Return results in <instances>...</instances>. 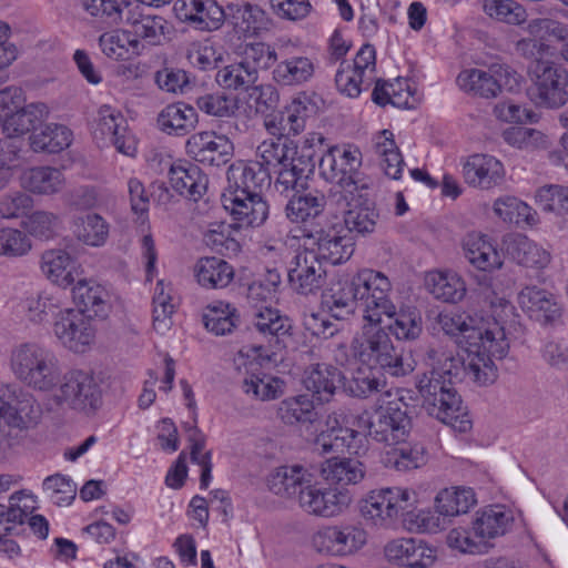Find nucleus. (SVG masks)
Segmentation results:
<instances>
[{"instance_id":"f257e3e1","label":"nucleus","mask_w":568,"mask_h":568,"mask_svg":"<svg viewBox=\"0 0 568 568\" xmlns=\"http://www.w3.org/2000/svg\"><path fill=\"white\" fill-rule=\"evenodd\" d=\"M427 356L432 362V368L417 379L423 407L429 416L459 432H466L470 428V422L459 419L464 415V407L455 385L466 375L475 382L469 369V353H467V359H464L452 351L432 348L427 352Z\"/></svg>"},{"instance_id":"f03ea898","label":"nucleus","mask_w":568,"mask_h":568,"mask_svg":"<svg viewBox=\"0 0 568 568\" xmlns=\"http://www.w3.org/2000/svg\"><path fill=\"white\" fill-rule=\"evenodd\" d=\"M470 316L456 313H439L440 329L469 353V369L479 386L493 384L497 378L494 359L504 358L509 351L505 328L497 321L475 326Z\"/></svg>"},{"instance_id":"7ed1b4c3","label":"nucleus","mask_w":568,"mask_h":568,"mask_svg":"<svg viewBox=\"0 0 568 568\" xmlns=\"http://www.w3.org/2000/svg\"><path fill=\"white\" fill-rule=\"evenodd\" d=\"M351 351L354 359L362 365L390 376H405L414 369L394 346L389 333L378 325L364 326L362 334L353 338Z\"/></svg>"},{"instance_id":"20e7f679","label":"nucleus","mask_w":568,"mask_h":568,"mask_svg":"<svg viewBox=\"0 0 568 568\" xmlns=\"http://www.w3.org/2000/svg\"><path fill=\"white\" fill-rule=\"evenodd\" d=\"M11 368L18 379L43 392L52 389L61 375L54 353L38 343H23L14 347L11 352Z\"/></svg>"},{"instance_id":"39448f33","label":"nucleus","mask_w":568,"mask_h":568,"mask_svg":"<svg viewBox=\"0 0 568 568\" xmlns=\"http://www.w3.org/2000/svg\"><path fill=\"white\" fill-rule=\"evenodd\" d=\"M417 495L414 490L400 487L375 489L361 500L363 518L377 528L393 526L399 517L413 515Z\"/></svg>"},{"instance_id":"423d86ee","label":"nucleus","mask_w":568,"mask_h":568,"mask_svg":"<svg viewBox=\"0 0 568 568\" xmlns=\"http://www.w3.org/2000/svg\"><path fill=\"white\" fill-rule=\"evenodd\" d=\"M408 404L403 397L388 402L386 406L375 409L372 417L358 415L352 425L371 436L378 443L395 445L404 442L412 428V416Z\"/></svg>"},{"instance_id":"0eeeda50","label":"nucleus","mask_w":568,"mask_h":568,"mask_svg":"<svg viewBox=\"0 0 568 568\" xmlns=\"http://www.w3.org/2000/svg\"><path fill=\"white\" fill-rule=\"evenodd\" d=\"M362 153L351 146H329L320 155L318 174L327 183L353 192L367 191L371 182L361 171Z\"/></svg>"},{"instance_id":"6e6552de","label":"nucleus","mask_w":568,"mask_h":568,"mask_svg":"<svg viewBox=\"0 0 568 568\" xmlns=\"http://www.w3.org/2000/svg\"><path fill=\"white\" fill-rule=\"evenodd\" d=\"M530 100L536 105L559 109L568 102V70L550 60L532 61L528 67Z\"/></svg>"},{"instance_id":"1a4fd4ad","label":"nucleus","mask_w":568,"mask_h":568,"mask_svg":"<svg viewBox=\"0 0 568 568\" xmlns=\"http://www.w3.org/2000/svg\"><path fill=\"white\" fill-rule=\"evenodd\" d=\"M278 61V52L270 44L257 42L244 47L242 60L219 70L216 82L227 89L246 90L258 79V70H266Z\"/></svg>"},{"instance_id":"9d476101","label":"nucleus","mask_w":568,"mask_h":568,"mask_svg":"<svg viewBox=\"0 0 568 568\" xmlns=\"http://www.w3.org/2000/svg\"><path fill=\"white\" fill-rule=\"evenodd\" d=\"M251 324L265 342L252 347L258 358L272 361L293 341V323L277 308L261 307L254 311Z\"/></svg>"},{"instance_id":"9b49d317","label":"nucleus","mask_w":568,"mask_h":568,"mask_svg":"<svg viewBox=\"0 0 568 568\" xmlns=\"http://www.w3.org/2000/svg\"><path fill=\"white\" fill-rule=\"evenodd\" d=\"M59 404L84 414H93L102 404V392L92 373L72 369L63 375L62 383L54 394Z\"/></svg>"},{"instance_id":"f8f14e48","label":"nucleus","mask_w":568,"mask_h":568,"mask_svg":"<svg viewBox=\"0 0 568 568\" xmlns=\"http://www.w3.org/2000/svg\"><path fill=\"white\" fill-rule=\"evenodd\" d=\"M519 74L508 65L493 64L488 71L470 69L462 71L457 84L462 90L481 98H495L503 89L514 91L519 88Z\"/></svg>"},{"instance_id":"ddd939ff","label":"nucleus","mask_w":568,"mask_h":568,"mask_svg":"<svg viewBox=\"0 0 568 568\" xmlns=\"http://www.w3.org/2000/svg\"><path fill=\"white\" fill-rule=\"evenodd\" d=\"M341 223H329L304 231V245L316 246V255L333 265L346 262L354 253L353 239Z\"/></svg>"},{"instance_id":"4468645a","label":"nucleus","mask_w":568,"mask_h":568,"mask_svg":"<svg viewBox=\"0 0 568 568\" xmlns=\"http://www.w3.org/2000/svg\"><path fill=\"white\" fill-rule=\"evenodd\" d=\"M287 278L291 288L301 295L315 294L326 282V270L314 248L295 251L287 263Z\"/></svg>"},{"instance_id":"2eb2a0df","label":"nucleus","mask_w":568,"mask_h":568,"mask_svg":"<svg viewBox=\"0 0 568 568\" xmlns=\"http://www.w3.org/2000/svg\"><path fill=\"white\" fill-rule=\"evenodd\" d=\"M344 423L345 415L343 413L329 414L326 419V429L316 436L313 450L326 455L347 448L349 452L358 454L366 443V434L362 428L343 426Z\"/></svg>"},{"instance_id":"dca6fc26","label":"nucleus","mask_w":568,"mask_h":568,"mask_svg":"<svg viewBox=\"0 0 568 568\" xmlns=\"http://www.w3.org/2000/svg\"><path fill=\"white\" fill-rule=\"evenodd\" d=\"M94 136L109 140L124 155L134 156L136 152L135 139L129 132L126 119L120 110L109 104H103L98 110Z\"/></svg>"},{"instance_id":"f3484780","label":"nucleus","mask_w":568,"mask_h":568,"mask_svg":"<svg viewBox=\"0 0 568 568\" xmlns=\"http://www.w3.org/2000/svg\"><path fill=\"white\" fill-rule=\"evenodd\" d=\"M41 416L34 397L19 386H7L0 396V419L7 425L27 428L37 424Z\"/></svg>"},{"instance_id":"a211bd4d","label":"nucleus","mask_w":568,"mask_h":568,"mask_svg":"<svg viewBox=\"0 0 568 568\" xmlns=\"http://www.w3.org/2000/svg\"><path fill=\"white\" fill-rule=\"evenodd\" d=\"M366 542V531L357 526H328L317 530L312 538L313 547L332 556H346L361 549Z\"/></svg>"},{"instance_id":"6ab92c4d","label":"nucleus","mask_w":568,"mask_h":568,"mask_svg":"<svg viewBox=\"0 0 568 568\" xmlns=\"http://www.w3.org/2000/svg\"><path fill=\"white\" fill-rule=\"evenodd\" d=\"M227 189L225 192L243 194H261L263 189L272 184L270 168L260 161H242L232 163L226 172Z\"/></svg>"},{"instance_id":"aec40b11","label":"nucleus","mask_w":568,"mask_h":568,"mask_svg":"<svg viewBox=\"0 0 568 568\" xmlns=\"http://www.w3.org/2000/svg\"><path fill=\"white\" fill-rule=\"evenodd\" d=\"M185 148L192 159L210 166L226 164L234 151L233 143L225 135L209 131L191 135Z\"/></svg>"},{"instance_id":"412c9836","label":"nucleus","mask_w":568,"mask_h":568,"mask_svg":"<svg viewBox=\"0 0 568 568\" xmlns=\"http://www.w3.org/2000/svg\"><path fill=\"white\" fill-rule=\"evenodd\" d=\"M351 500L347 491L317 487L312 481L307 488L301 491L298 505L310 515L328 518L341 514L347 508Z\"/></svg>"},{"instance_id":"4be33fe9","label":"nucleus","mask_w":568,"mask_h":568,"mask_svg":"<svg viewBox=\"0 0 568 568\" xmlns=\"http://www.w3.org/2000/svg\"><path fill=\"white\" fill-rule=\"evenodd\" d=\"M222 204L241 226L258 227L268 217V204L261 194L224 192Z\"/></svg>"},{"instance_id":"5701e85b","label":"nucleus","mask_w":568,"mask_h":568,"mask_svg":"<svg viewBox=\"0 0 568 568\" xmlns=\"http://www.w3.org/2000/svg\"><path fill=\"white\" fill-rule=\"evenodd\" d=\"M518 303L532 321L544 326L556 325L561 321V306L551 293L542 288H523L518 295Z\"/></svg>"},{"instance_id":"b1692460","label":"nucleus","mask_w":568,"mask_h":568,"mask_svg":"<svg viewBox=\"0 0 568 568\" xmlns=\"http://www.w3.org/2000/svg\"><path fill=\"white\" fill-rule=\"evenodd\" d=\"M384 554L389 562L408 568H427L436 559L434 549L414 538H398L387 542Z\"/></svg>"},{"instance_id":"393cba45","label":"nucleus","mask_w":568,"mask_h":568,"mask_svg":"<svg viewBox=\"0 0 568 568\" xmlns=\"http://www.w3.org/2000/svg\"><path fill=\"white\" fill-rule=\"evenodd\" d=\"M169 180L172 189L180 195L197 201L207 189V176L194 163L176 161L169 170Z\"/></svg>"},{"instance_id":"a878e982","label":"nucleus","mask_w":568,"mask_h":568,"mask_svg":"<svg viewBox=\"0 0 568 568\" xmlns=\"http://www.w3.org/2000/svg\"><path fill=\"white\" fill-rule=\"evenodd\" d=\"M108 297L109 294L104 287L93 281L82 278L79 272L72 287V298L78 306L77 312L85 315L88 318H104L109 312Z\"/></svg>"},{"instance_id":"bb28decb","label":"nucleus","mask_w":568,"mask_h":568,"mask_svg":"<svg viewBox=\"0 0 568 568\" xmlns=\"http://www.w3.org/2000/svg\"><path fill=\"white\" fill-rule=\"evenodd\" d=\"M281 59L272 71V78L281 87H297L311 81L315 74V64L308 57H287L285 48L278 51Z\"/></svg>"},{"instance_id":"cd10ccee","label":"nucleus","mask_w":568,"mask_h":568,"mask_svg":"<svg viewBox=\"0 0 568 568\" xmlns=\"http://www.w3.org/2000/svg\"><path fill=\"white\" fill-rule=\"evenodd\" d=\"M313 481V475L303 466H281L267 478L268 489L277 496L300 500L301 491Z\"/></svg>"},{"instance_id":"c85d7f7f","label":"nucleus","mask_w":568,"mask_h":568,"mask_svg":"<svg viewBox=\"0 0 568 568\" xmlns=\"http://www.w3.org/2000/svg\"><path fill=\"white\" fill-rule=\"evenodd\" d=\"M463 174L469 185L488 190L501 183L505 171L503 163L496 158L474 154L464 164Z\"/></svg>"},{"instance_id":"c756f323","label":"nucleus","mask_w":568,"mask_h":568,"mask_svg":"<svg viewBox=\"0 0 568 568\" xmlns=\"http://www.w3.org/2000/svg\"><path fill=\"white\" fill-rule=\"evenodd\" d=\"M344 381L343 373L326 363L310 366L303 378L305 388L321 403H328Z\"/></svg>"},{"instance_id":"7c9ffc66","label":"nucleus","mask_w":568,"mask_h":568,"mask_svg":"<svg viewBox=\"0 0 568 568\" xmlns=\"http://www.w3.org/2000/svg\"><path fill=\"white\" fill-rule=\"evenodd\" d=\"M225 21L233 27L236 33L254 36L266 29L267 17L257 4L237 0L224 7Z\"/></svg>"},{"instance_id":"2f4dec72","label":"nucleus","mask_w":568,"mask_h":568,"mask_svg":"<svg viewBox=\"0 0 568 568\" xmlns=\"http://www.w3.org/2000/svg\"><path fill=\"white\" fill-rule=\"evenodd\" d=\"M323 304L336 320H344L358 308L355 276L338 278L323 294Z\"/></svg>"},{"instance_id":"473e14b6","label":"nucleus","mask_w":568,"mask_h":568,"mask_svg":"<svg viewBox=\"0 0 568 568\" xmlns=\"http://www.w3.org/2000/svg\"><path fill=\"white\" fill-rule=\"evenodd\" d=\"M506 254L520 265L544 268L550 262V253L524 234H510L504 240Z\"/></svg>"},{"instance_id":"72a5a7b5","label":"nucleus","mask_w":568,"mask_h":568,"mask_svg":"<svg viewBox=\"0 0 568 568\" xmlns=\"http://www.w3.org/2000/svg\"><path fill=\"white\" fill-rule=\"evenodd\" d=\"M514 521L513 515L504 506L495 505L477 513L471 530L480 544L505 535Z\"/></svg>"},{"instance_id":"f704fd0d","label":"nucleus","mask_w":568,"mask_h":568,"mask_svg":"<svg viewBox=\"0 0 568 568\" xmlns=\"http://www.w3.org/2000/svg\"><path fill=\"white\" fill-rule=\"evenodd\" d=\"M122 22L131 27L134 39H142L151 45L162 44L169 33V23L161 16L142 14L129 9Z\"/></svg>"},{"instance_id":"c9c22d12","label":"nucleus","mask_w":568,"mask_h":568,"mask_svg":"<svg viewBox=\"0 0 568 568\" xmlns=\"http://www.w3.org/2000/svg\"><path fill=\"white\" fill-rule=\"evenodd\" d=\"M41 271L51 282L61 287L72 286L79 271L74 260L63 250H49L42 254Z\"/></svg>"},{"instance_id":"e433bc0d","label":"nucleus","mask_w":568,"mask_h":568,"mask_svg":"<svg viewBox=\"0 0 568 568\" xmlns=\"http://www.w3.org/2000/svg\"><path fill=\"white\" fill-rule=\"evenodd\" d=\"M463 250L469 263L480 271H493L503 264L495 246L479 233H468L463 240Z\"/></svg>"},{"instance_id":"4c0bfd02","label":"nucleus","mask_w":568,"mask_h":568,"mask_svg":"<svg viewBox=\"0 0 568 568\" xmlns=\"http://www.w3.org/2000/svg\"><path fill=\"white\" fill-rule=\"evenodd\" d=\"M196 123V110L184 102L169 104L158 115L160 130L168 134L186 135Z\"/></svg>"},{"instance_id":"58836bf2","label":"nucleus","mask_w":568,"mask_h":568,"mask_svg":"<svg viewBox=\"0 0 568 568\" xmlns=\"http://www.w3.org/2000/svg\"><path fill=\"white\" fill-rule=\"evenodd\" d=\"M379 214L368 193L358 192L357 200L344 214V226L348 232L365 235L375 231Z\"/></svg>"},{"instance_id":"ea45409f","label":"nucleus","mask_w":568,"mask_h":568,"mask_svg":"<svg viewBox=\"0 0 568 568\" xmlns=\"http://www.w3.org/2000/svg\"><path fill=\"white\" fill-rule=\"evenodd\" d=\"M194 273L199 284L206 288L226 287L234 278L233 266L215 256L200 258Z\"/></svg>"},{"instance_id":"a19ab883","label":"nucleus","mask_w":568,"mask_h":568,"mask_svg":"<svg viewBox=\"0 0 568 568\" xmlns=\"http://www.w3.org/2000/svg\"><path fill=\"white\" fill-rule=\"evenodd\" d=\"M323 477L337 485H356L366 474L365 465L356 458H329L321 468Z\"/></svg>"},{"instance_id":"79ce46f5","label":"nucleus","mask_w":568,"mask_h":568,"mask_svg":"<svg viewBox=\"0 0 568 568\" xmlns=\"http://www.w3.org/2000/svg\"><path fill=\"white\" fill-rule=\"evenodd\" d=\"M29 140L36 152L59 153L70 145L72 133L65 125L50 123L37 128Z\"/></svg>"},{"instance_id":"37998d69","label":"nucleus","mask_w":568,"mask_h":568,"mask_svg":"<svg viewBox=\"0 0 568 568\" xmlns=\"http://www.w3.org/2000/svg\"><path fill=\"white\" fill-rule=\"evenodd\" d=\"M22 186L37 194H53L62 190L64 176L59 169L36 166L26 171L21 178Z\"/></svg>"},{"instance_id":"c03bdc74","label":"nucleus","mask_w":568,"mask_h":568,"mask_svg":"<svg viewBox=\"0 0 568 568\" xmlns=\"http://www.w3.org/2000/svg\"><path fill=\"white\" fill-rule=\"evenodd\" d=\"M326 205V197L320 191L294 195L285 206V213L294 223L306 222L310 219L318 217Z\"/></svg>"},{"instance_id":"a18cd8bd","label":"nucleus","mask_w":568,"mask_h":568,"mask_svg":"<svg viewBox=\"0 0 568 568\" xmlns=\"http://www.w3.org/2000/svg\"><path fill=\"white\" fill-rule=\"evenodd\" d=\"M277 417L286 425H307L317 420L318 413L308 395H298L280 403Z\"/></svg>"},{"instance_id":"49530a36","label":"nucleus","mask_w":568,"mask_h":568,"mask_svg":"<svg viewBox=\"0 0 568 568\" xmlns=\"http://www.w3.org/2000/svg\"><path fill=\"white\" fill-rule=\"evenodd\" d=\"M475 504L471 488H445L435 498L436 513L444 518L466 514Z\"/></svg>"},{"instance_id":"de8ad7c7","label":"nucleus","mask_w":568,"mask_h":568,"mask_svg":"<svg viewBox=\"0 0 568 568\" xmlns=\"http://www.w3.org/2000/svg\"><path fill=\"white\" fill-rule=\"evenodd\" d=\"M429 292L436 300L446 303H457L466 294L464 280L453 272H437L429 275L427 280Z\"/></svg>"},{"instance_id":"09e8293b","label":"nucleus","mask_w":568,"mask_h":568,"mask_svg":"<svg viewBox=\"0 0 568 568\" xmlns=\"http://www.w3.org/2000/svg\"><path fill=\"white\" fill-rule=\"evenodd\" d=\"M375 153L381 158V168L387 176L398 180L405 165L402 153L389 130H383L375 143Z\"/></svg>"},{"instance_id":"8fccbe9b","label":"nucleus","mask_w":568,"mask_h":568,"mask_svg":"<svg viewBox=\"0 0 568 568\" xmlns=\"http://www.w3.org/2000/svg\"><path fill=\"white\" fill-rule=\"evenodd\" d=\"M392 284L381 287L372 296L365 297L359 302L358 308L363 314V318L369 324L379 325L383 316L388 318L395 314V304L390 298Z\"/></svg>"},{"instance_id":"3c124183","label":"nucleus","mask_w":568,"mask_h":568,"mask_svg":"<svg viewBox=\"0 0 568 568\" xmlns=\"http://www.w3.org/2000/svg\"><path fill=\"white\" fill-rule=\"evenodd\" d=\"M75 237L90 246H101L109 236V223L99 214L90 213L73 222Z\"/></svg>"},{"instance_id":"603ef678","label":"nucleus","mask_w":568,"mask_h":568,"mask_svg":"<svg viewBox=\"0 0 568 568\" xmlns=\"http://www.w3.org/2000/svg\"><path fill=\"white\" fill-rule=\"evenodd\" d=\"M47 106L43 103H31L23 108H18L9 115L6 124L8 135L20 136L31 130H36L37 125L42 122L47 114Z\"/></svg>"},{"instance_id":"864d4df0","label":"nucleus","mask_w":568,"mask_h":568,"mask_svg":"<svg viewBox=\"0 0 568 568\" xmlns=\"http://www.w3.org/2000/svg\"><path fill=\"white\" fill-rule=\"evenodd\" d=\"M393 322L387 326L388 333L398 341H415L423 332V318L420 312L415 307L395 310Z\"/></svg>"},{"instance_id":"5fc2aeb1","label":"nucleus","mask_w":568,"mask_h":568,"mask_svg":"<svg viewBox=\"0 0 568 568\" xmlns=\"http://www.w3.org/2000/svg\"><path fill=\"white\" fill-rule=\"evenodd\" d=\"M343 386L348 395L367 398L381 392L386 386V382L379 371L367 367L366 369L358 368L349 379L343 382Z\"/></svg>"},{"instance_id":"6e6d98bb","label":"nucleus","mask_w":568,"mask_h":568,"mask_svg":"<svg viewBox=\"0 0 568 568\" xmlns=\"http://www.w3.org/2000/svg\"><path fill=\"white\" fill-rule=\"evenodd\" d=\"M239 320L237 310L223 302L209 306L207 312L203 315L205 328L217 336L232 333Z\"/></svg>"},{"instance_id":"4d7b16f0","label":"nucleus","mask_w":568,"mask_h":568,"mask_svg":"<svg viewBox=\"0 0 568 568\" xmlns=\"http://www.w3.org/2000/svg\"><path fill=\"white\" fill-rule=\"evenodd\" d=\"M99 45L108 58L124 61L136 52L140 41L132 39L129 31H116L103 33L99 39Z\"/></svg>"},{"instance_id":"13d9d810","label":"nucleus","mask_w":568,"mask_h":568,"mask_svg":"<svg viewBox=\"0 0 568 568\" xmlns=\"http://www.w3.org/2000/svg\"><path fill=\"white\" fill-rule=\"evenodd\" d=\"M256 152L265 168L274 169L294 160L296 144L290 139H285L283 142L278 139H270L264 140L257 146Z\"/></svg>"},{"instance_id":"bf43d9fd","label":"nucleus","mask_w":568,"mask_h":568,"mask_svg":"<svg viewBox=\"0 0 568 568\" xmlns=\"http://www.w3.org/2000/svg\"><path fill=\"white\" fill-rule=\"evenodd\" d=\"M194 28L201 31L217 30L225 22L224 7L215 0H196Z\"/></svg>"},{"instance_id":"052dcab7","label":"nucleus","mask_w":568,"mask_h":568,"mask_svg":"<svg viewBox=\"0 0 568 568\" xmlns=\"http://www.w3.org/2000/svg\"><path fill=\"white\" fill-rule=\"evenodd\" d=\"M483 9L490 18L509 24H520L527 18L525 8L515 0H484Z\"/></svg>"},{"instance_id":"680f3d73","label":"nucleus","mask_w":568,"mask_h":568,"mask_svg":"<svg viewBox=\"0 0 568 568\" xmlns=\"http://www.w3.org/2000/svg\"><path fill=\"white\" fill-rule=\"evenodd\" d=\"M232 224L222 223L216 229L209 230L204 235L207 246L222 255H236L241 251L240 242L232 235Z\"/></svg>"},{"instance_id":"e2e57ef3","label":"nucleus","mask_w":568,"mask_h":568,"mask_svg":"<svg viewBox=\"0 0 568 568\" xmlns=\"http://www.w3.org/2000/svg\"><path fill=\"white\" fill-rule=\"evenodd\" d=\"M83 8L93 17L104 19L110 24L123 21L129 3L124 0H82Z\"/></svg>"},{"instance_id":"0e129e2a","label":"nucleus","mask_w":568,"mask_h":568,"mask_svg":"<svg viewBox=\"0 0 568 568\" xmlns=\"http://www.w3.org/2000/svg\"><path fill=\"white\" fill-rule=\"evenodd\" d=\"M273 181V189L281 195L288 196L291 192L296 191L298 182L304 176L305 172L302 166L294 163V160L288 161L286 164L271 169Z\"/></svg>"},{"instance_id":"69168bd1","label":"nucleus","mask_w":568,"mask_h":568,"mask_svg":"<svg viewBox=\"0 0 568 568\" xmlns=\"http://www.w3.org/2000/svg\"><path fill=\"white\" fill-rule=\"evenodd\" d=\"M536 202L545 212H567L568 187L558 184L541 186L536 193Z\"/></svg>"},{"instance_id":"338daca9","label":"nucleus","mask_w":568,"mask_h":568,"mask_svg":"<svg viewBox=\"0 0 568 568\" xmlns=\"http://www.w3.org/2000/svg\"><path fill=\"white\" fill-rule=\"evenodd\" d=\"M21 307L31 322L40 324L47 321L50 315H54L58 305L48 294L39 293L23 300Z\"/></svg>"},{"instance_id":"774afa93","label":"nucleus","mask_w":568,"mask_h":568,"mask_svg":"<svg viewBox=\"0 0 568 568\" xmlns=\"http://www.w3.org/2000/svg\"><path fill=\"white\" fill-rule=\"evenodd\" d=\"M43 490L50 493L53 504L62 506L71 504L74 499L77 486L70 478L57 474L43 480Z\"/></svg>"}]
</instances>
